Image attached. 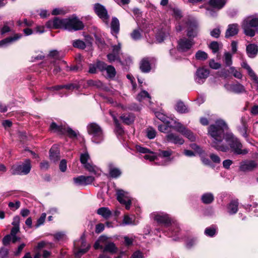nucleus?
<instances>
[{"label":"nucleus","instance_id":"obj_1","mask_svg":"<svg viewBox=\"0 0 258 258\" xmlns=\"http://www.w3.org/2000/svg\"><path fill=\"white\" fill-rule=\"evenodd\" d=\"M228 126L224 120L217 119L214 124H211L208 129V135L211 138V146L218 151L227 152L228 146L222 143L225 134L228 131Z\"/></svg>","mask_w":258,"mask_h":258},{"label":"nucleus","instance_id":"obj_2","mask_svg":"<svg viewBox=\"0 0 258 258\" xmlns=\"http://www.w3.org/2000/svg\"><path fill=\"white\" fill-rule=\"evenodd\" d=\"M151 217L158 224L168 228L167 235L175 241L180 239V229L178 224L172 221L170 216L165 212H155L151 213Z\"/></svg>","mask_w":258,"mask_h":258},{"label":"nucleus","instance_id":"obj_3","mask_svg":"<svg viewBox=\"0 0 258 258\" xmlns=\"http://www.w3.org/2000/svg\"><path fill=\"white\" fill-rule=\"evenodd\" d=\"M186 27V35L188 37L192 39L198 36L199 32V26L198 22L194 20L189 19H183L178 22L175 26L176 31L181 32Z\"/></svg>","mask_w":258,"mask_h":258},{"label":"nucleus","instance_id":"obj_4","mask_svg":"<svg viewBox=\"0 0 258 258\" xmlns=\"http://www.w3.org/2000/svg\"><path fill=\"white\" fill-rule=\"evenodd\" d=\"M225 141L228 144V148L235 154L245 155L248 152L246 149H243L242 144L231 132L226 133Z\"/></svg>","mask_w":258,"mask_h":258},{"label":"nucleus","instance_id":"obj_5","mask_svg":"<svg viewBox=\"0 0 258 258\" xmlns=\"http://www.w3.org/2000/svg\"><path fill=\"white\" fill-rule=\"evenodd\" d=\"M241 27L244 33L250 37L255 35V29L258 27V14L246 17L243 20Z\"/></svg>","mask_w":258,"mask_h":258},{"label":"nucleus","instance_id":"obj_6","mask_svg":"<svg viewBox=\"0 0 258 258\" xmlns=\"http://www.w3.org/2000/svg\"><path fill=\"white\" fill-rule=\"evenodd\" d=\"M94 247L96 249H101L103 252H108L111 253H116L117 250L115 244L111 242L108 237L104 235L99 237L95 242Z\"/></svg>","mask_w":258,"mask_h":258},{"label":"nucleus","instance_id":"obj_7","mask_svg":"<svg viewBox=\"0 0 258 258\" xmlns=\"http://www.w3.org/2000/svg\"><path fill=\"white\" fill-rule=\"evenodd\" d=\"M172 154L171 150L160 151L158 156L155 153L151 152L150 154L145 155L144 158L151 161H159V165H165L171 161L172 159L170 158V156Z\"/></svg>","mask_w":258,"mask_h":258},{"label":"nucleus","instance_id":"obj_8","mask_svg":"<svg viewBox=\"0 0 258 258\" xmlns=\"http://www.w3.org/2000/svg\"><path fill=\"white\" fill-rule=\"evenodd\" d=\"M80 162L83 165L84 168L89 172L93 174L96 177L101 175V171L91 162H89L90 160V157L89 153L85 151L84 153L80 154Z\"/></svg>","mask_w":258,"mask_h":258},{"label":"nucleus","instance_id":"obj_9","mask_svg":"<svg viewBox=\"0 0 258 258\" xmlns=\"http://www.w3.org/2000/svg\"><path fill=\"white\" fill-rule=\"evenodd\" d=\"M88 134L91 136L93 142L99 144L104 139V136L101 127L96 123H91L87 126Z\"/></svg>","mask_w":258,"mask_h":258},{"label":"nucleus","instance_id":"obj_10","mask_svg":"<svg viewBox=\"0 0 258 258\" xmlns=\"http://www.w3.org/2000/svg\"><path fill=\"white\" fill-rule=\"evenodd\" d=\"M31 169V161L29 159H26L21 164L13 165L11 171L14 175H26L30 172Z\"/></svg>","mask_w":258,"mask_h":258},{"label":"nucleus","instance_id":"obj_11","mask_svg":"<svg viewBox=\"0 0 258 258\" xmlns=\"http://www.w3.org/2000/svg\"><path fill=\"white\" fill-rule=\"evenodd\" d=\"M74 253L76 256L86 253L90 247V245L86 243L84 236L82 235L78 240L74 242Z\"/></svg>","mask_w":258,"mask_h":258},{"label":"nucleus","instance_id":"obj_12","mask_svg":"<svg viewBox=\"0 0 258 258\" xmlns=\"http://www.w3.org/2000/svg\"><path fill=\"white\" fill-rule=\"evenodd\" d=\"M65 30L70 31H78L84 28V25L77 17L65 19Z\"/></svg>","mask_w":258,"mask_h":258},{"label":"nucleus","instance_id":"obj_13","mask_svg":"<svg viewBox=\"0 0 258 258\" xmlns=\"http://www.w3.org/2000/svg\"><path fill=\"white\" fill-rule=\"evenodd\" d=\"M81 87V84L79 82H75L73 83H70L67 85H61L52 86L51 87H47V89L50 91H58V94L62 97L64 95L67 96L68 94L67 92L63 93L60 91L62 89H66L68 90H72L74 89H79Z\"/></svg>","mask_w":258,"mask_h":258},{"label":"nucleus","instance_id":"obj_14","mask_svg":"<svg viewBox=\"0 0 258 258\" xmlns=\"http://www.w3.org/2000/svg\"><path fill=\"white\" fill-rule=\"evenodd\" d=\"M122 54L121 44L118 43L117 45H113L111 46V51L107 54V57L108 61L110 63L116 61L122 64V62L121 60V56Z\"/></svg>","mask_w":258,"mask_h":258},{"label":"nucleus","instance_id":"obj_15","mask_svg":"<svg viewBox=\"0 0 258 258\" xmlns=\"http://www.w3.org/2000/svg\"><path fill=\"white\" fill-rule=\"evenodd\" d=\"M116 193L117 201L121 204L124 205L126 210H129L132 203V198L130 194L120 189H116Z\"/></svg>","mask_w":258,"mask_h":258},{"label":"nucleus","instance_id":"obj_16","mask_svg":"<svg viewBox=\"0 0 258 258\" xmlns=\"http://www.w3.org/2000/svg\"><path fill=\"white\" fill-rule=\"evenodd\" d=\"M173 128L178 133L181 134L189 141L191 142L195 141L196 136L194 133L180 122L177 121Z\"/></svg>","mask_w":258,"mask_h":258},{"label":"nucleus","instance_id":"obj_17","mask_svg":"<svg viewBox=\"0 0 258 258\" xmlns=\"http://www.w3.org/2000/svg\"><path fill=\"white\" fill-rule=\"evenodd\" d=\"M94 9L97 15L108 25L109 16L106 8L99 4H96L94 6Z\"/></svg>","mask_w":258,"mask_h":258},{"label":"nucleus","instance_id":"obj_18","mask_svg":"<svg viewBox=\"0 0 258 258\" xmlns=\"http://www.w3.org/2000/svg\"><path fill=\"white\" fill-rule=\"evenodd\" d=\"M209 74V70L203 67L198 68L194 76L195 82L199 84H203L208 77Z\"/></svg>","mask_w":258,"mask_h":258},{"label":"nucleus","instance_id":"obj_19","mask_svg":"<svg viewBox=\"0 0 258 258\" xmlns=\"http://www.w3.org/2000/svg\"><path fill=\"white\" fill-rule=\"evenodd\" d=\"M194 45L193 40L184 37L178 40L177 49L178 51L186 52L189 50Z\"/></svg>","mask_w":258,"mask_h":258},{"label":"nucleus","instance_id":"obj_20","mask_svg":"<svg viewBox=\"0 0 258 258\" xmlns=\"http://www.w3.org/2000/svg\"><path fill=\"white\" fill-rule=\"evenodd\" d=\"M98 69L101 72L106 71L107 77L109 78H113L116 75V71L114 67L111 65H107L103 61L97 62Z\"/></svg>","mask_w":258,"mask_h":258},{"label":"nucleus","instance_id":"obj_21","mask_svg":"<svg viewBox=\"0 0 258 258\" xmlns=\"http://www.w3.org/2000/svg\"><path fill=\"white\" fill-rule=\"evenodd\" d=\"M224 88L228 92L236 94L242 93L245 92L244 87L240 83H226L224 85Z\"/></svg>","mask_w":258,"mask_h":258},{"label":"nucleus","instance_id":"obj_22","mask_svg":"<svg viewBox=\"0 0 258 258\" xmlns=\"http://www.w3.org/2000/svg\"><path fill=\"white\" fill-rule=\"evenodd\" d=\"M95 178L92 176H84L81 175L73 178L74 183L78 186H85L91 184Z\"/></svg>","mask_w":258,"mask_h":258},{"label":"nucleus","instance_id":"obj_23","mask_svg":"<svg viewBox=\"0 0 258 258\" xmlns=\"http://www.w3.org/2000/svg\"><path fill=\"white\" fill-rule=\"evenodd\" d=\"M257 164L254 160H244L239 164V170L243 172H249L253 170Z\"/></svg>","mask_w":258,"mask_h":258},{"label":"nucleus","instance_id":"obj_24","mask_svg":"<svg viewBox=\"0 0 258 258\" xmlns=\"http://www.w3.org/2000/svg\"><path fill=\"white\" fill-rule=\"evenodd\" d=\"M65 19H60L57 17L55 18L52 20L48 21L46 26L49 28H63L65 29Z\"/></svg>","mask_w":258,"mask_h":258},{"label":"nucleus","instance_id":"obj_25","mask_svg":"<svg viewBox=\"0 0 258 258\" xmlns=\"http://www.w3.org/2000/svg\"><path fill=\"white\" fill-rule=\"evenodd\" d=\"M165 141L175 145H182L184 140L180 136L172 133H168L165 137Z\"/></svg>","mask_w":258,"mask_h":258},{"label":"nucleus","instance_id":"obj_26","mask_svg":"<svg viewBox=\"0 0 258 258\" xmlns=\"http://www.w3.org/2000/svg\"><path fill=\"white\" fill-rule=\"evenodd\" d=\"M155 115L159 119L161 120L163 123H167L168 125L171 126L173 128L177 122V121L175 119L169 118L161 112H156Z\"/></svg>","mask_w":258,"mask_h":258},{"label":"nucleus","instance_id":"obj_27","mask_svg":"<svg viewBox=\"0 0 258 258\" xmlns=\"http://www.w3.org/2000/svg\"><path fill=\"white\" fill-rule=\"evenodd\" d=\"M239 202L238 199L231 200L227 205L226 210L227 213L230 215H234L238 212Z\"/></svg>","mask_w":258,"mask_h":258},{"label":"nucleus","instance_id":"obj_28","mask_svg":"<svg viewBox=\"0 0 258 258\" xmlns=\"http://www.w3.org/2000/svg\"><path fill=\"white\" fill-rule=\"evenodd\" d=\"M22 36L21 34H15L13 36H10L0 41V47H5L13 42L20 39Z\"/></svg>","mask_w":258,"mask_h":258},{"label":"nucleus","instance_id":"obj_29","mask_svg":"<svg viewBox=\"0 0 258 258\" xmlns=\"http://www.w3.org/2000/svg\"><path fill=\"white\" fill-rule=\"evenodd\" d=\"M154 61V58L153 57H146L142 59L140 63V68L142 72L148 73L151 70V62Z\"/></svg>","mask_w":258,"mask_h":258},{"label":"nucleus","instance_id":"obj_30","mask_svg":"<svg viewBox=\"0 0 258 258\" xmlns=\"http://www.w3.org/2000/svg\"><path fill=\"white\" fill-rule=\"evenodd\" d=\"M246 52L249 58H255L258 54V45L254 43L248 44L246 46Z\"/></svg>","mask_w":258,"mask_h":258},{"label":"nucleus","instance_id":"obj_31","mask_svg":"<svg viewBox=\"0 0 258 258\" xmlns=\"http://www.w3.org/2000/svg\"><path fill=\"white\" fill-rule=\"evenodd\" d=\"M109 176L113 178H117L121 174V171L116 167L113 163H109L107 165Z\"/></svg>","mask_w":258,"mask_h":258},{"label":"nucleus","instance_id":"obj_32","mask_svg":"<svg viewBox=\"0 0 258 258\" xmlns=\"http://www.w3.org/2000/svg\"><path fill=\"white\" fill-rule=\"evenodd\" d=\"M67 65L66 62L63 60H59V61H55L50 63L49 66L46 69V70H51L53 68V73L56 74L60 71V67H62Z\"/></svg>","mask_w":258,"mask_h":258},{"label":"nucleus","instance_id":"obj_33","mask_svg":"<svg viewBox=\"0 0 258 258\" xmlns=\"http://www.w3.org/2000/svg\"><path fill=\"white\" fill-rule=\"evenodd\" d=\"M108 101L110 103L112 104L113 105L121 108L123 110H131L137 111L140 110V107L135 104L124 106L121 104L117 103V102L114 103L112 99H108Z\"/></svg>","mask_w":258,"mask_h":258},{"label":"nucleus","instance_id":"obj_34","mask_svg":"<svg viewBox=\"0 0 258 258\" xmlns=\"http://www.w3.org/2000/svg\"><path fill=\"white\" fill-rule=\"evenodd\" d=\"M238 30V25L237 24H229L225 32V37L229 38L236 35L237 34Z\"/></svg>","mask_w":258,"mask_h":258},{"label":"nucleus","instance_id":"obj_35","mask_svg":"<svg viewBox=\"0 0 258 258\" xmlns=\"http://www.w3.org/2000/svg\"><path fill=\"white\" fill-rule=\"evenodd\" d=\"M66 124H61L60 125L57 124L55 122H52L50 125V130L51 132L55 133L58 134H64V130H65V126Z\"/></svg>","mask_w":258,"mask_h":258},{"label":"nucleus","instance_id":"obj_36","mask_svg":"<svg viewBox=\"0 0 258 258\" xmlns=\"http://www.w3.org/2000/svg\"><path fill=\"white\" fill-rule=\"evenodd\" d=\"M241 66L246 70L248 75L254 81V82L258 84V77L246 62H243Z\"/></svg>","mask_w":258,"mask_h":258},{"label":"nucleus","instance_id":"obj_37","mask_svg":"<svg viewBox=\"0 0 258 258\" xmlns=\"http://www.w3.org/2000/svg\"><path fill=\"white\" fill-rule=\"evenodd\" d=\"M47 59L50 63L61 60L59 52L56 50L50 51L47 56Z\"/></svg>","mask_w":258,"mask_h":258},{"label":"nucleus","instance_id":"obj_38","mask_svg":"<svg viewBox=\"0 0 258 258\" xmlns=\"http://www.w3.org/2000/svg\"><path fill=\"white\" fill-rule=\"evenodd\" d=\"M110 27L112 34H115L116 35L118 33L120 28V25L119 20L116 17L112 18Z\"/></svg>","mask_w":258,"mask_h":258},{"label":"nucleus","instance_id":"obj_39","mask_svg":"<svg viewBox=\"0 0 258 258\" xmlns=\"http://www.w3.org/2000/svg\"><path fill=\"white\" fill-rule=\"evenodd\" d=\"M226 3V0H210L209 5L215 9L219 10L225 6Z\"/></svg>","mask_w":258,"mask_h":258},{"label":"nucleus","instance_id":"obj_40","mask_svg":"<svg viewBox=\"0 0 258 258\" xmlns=\"http://www.w3.org/2000/svg\"><path fill=\"white\" fill-rule=\"evenodd\" d=\"M50 160L55 162L59 159V153L57 147L53 146L49 151Z\"/></svg>","mask_w":258,"mask_h":258},{"label":"nucleus","instance_id":"obj_41","mask_svg":"<svg viewBox=\"0 0 258 258\" xmlns=\"http://www.w3.org/2000/svg\"><path fill=\"white\" fill-rule=\"evenodd\" d=\"M214 200V195L211 192L205 193L201 196L202 202L205 204H210L213 202Z\"/></svg>","mask_w":258,"mask_h":258},{"label":"nucleus","instance_id":"obj_42","mask_svg":"<svg viewBox=\"0 0 258 258\" xmlns=\"http://www.w3.org/2000/svg\"><path fill=\"white\" fill-rule=\"evenodd\" d=\"M97 213L101 215L105 219H107L111 215V212L108 208L102 207L97 210Z\"/></svg>","mask_w":258,"mask_h":258},{"label":"nucleus","instance_id":"obj_43","mask_svg":"<svg viewBox=\"0 0 258 258\" xmlns=\"http://www.w3.org/2000/svg\"><path fill=\"white\" fill-rule=\"evenodd\" d=\"M134 116L133 114H123L120 116V119L122 122L126 124H130L134 121Z\"/></svg>","mask_w":258,"mask_h":258},{"label":"nucleus","instance_id":"obj_44","mask_svg":"<svg viewBox=\"0 0 258 258\" xmlns=\"http://www.w3.org/2000/svg\"><path fill=\"white\" fill-rule=\"evenodd\" d=\"M137 99L139 101H142L143 100H147L149 103L151 102V97L149 94L146 91L143 90L141 91L137 96Z\"/></svg>","mask_w":258,"mask_h":258},{"label":"nucleus","instance_id":"obj_45","mask_svg":"<svg viewBox=\"0 0 258 258\" xmlns=\"http://www.w3.org/2000/svg\"><path fill=\"white\" fill-rule=\"evenodd\" d=\"M175 109L179 113H186L188 111L187 107L182 102L179 101L177 102L175 106Z\"/></svg>","mask_w":258,"mask_h":258},{"label":"nucleus","instance_id":"obj_46","mask_svg":"<svg viewBox=\"0 0 258 258\" xmlns=\"http://www.w3.org/2000/svg\"><path fill=\"white\" fill-rule=\"evenodd\" d=\"M64 134L63 135H67L70 138H76L78 134V132L73 131L71 128L69 127L67 124L64 130Z\"/></svg>","mask_w":258,"mask_h":258},{"label":"nucleus","instance_id":"obj_47","mask_svg":"<svg viewBox=\"0 0 258 258\" xmlns=\"http://www.w3.org/2000/svg\"><path fill=\"white\" fill-rule=\"evenodd\" d=\"M72 45L75 48L84 49L86 48L85 43L80 39L74 40L72 41Z\"/></svg>","mask_w":258,"mask_h":258},{"label":"nucleus","instance_id":"obj_48","mask_svg":"<svg viewBox=\"0 0 258 258\" xmlns=\"http://www.w3.org/2000/svg\"><path fill=\"white\" fill-rule=\"evenodd\" d=\"M217 229L215 226H211L205 229L204 233L206 235L213 237L217 233Z\"/></svg>","mask_w":258,"mask_h":258},{"label":"nucleus","instance_id":"obj_49","mask_svg":"<svg viewBox=\"0 0 258 258\" xmlns=\"http://www.w3.org/2000/svg\"><path fill=\"white\" fill-rule=\"evenodd\" d=\"M131 36L134 40L140 39L142 37V30L140 28L134 30L131 33Z\"/></svg>","mask_w":258,"mask_h":258},{"label":"nucleus","instance_id":"obj_50","mask_svg":"<svg viewBox=\"0 0 258 258\" xmlns=\"http://www.w3.org/2000/svg\"><path fill=\"white\" fill-rule=\"evenodd\" d=\"M232 54L229 52H225L224 54L223 61L227 67L232 64Z\"/></svg>","mask_w":258,"mask_h":258},{"label":"nucleus","instance_id":"obj_51","mask_svg":"<svg viewBox=\"0 0 258 258\" xmlns=\"http://www.w3.org/2000/svg\"><path fill=\"white\" fill-rule=\"evenodd\" d=\"M122 224L123 225H136L137 223L135 221V219L133 218L130 217L128 215H125L123 217L122 221Z\"/></svg>","mask_w":258,"mask_h":258},{"label":"nucleus","instance_id":"obj_52","mask_svg":"<svg viewBox=\"0 0 258 258\" xmlns=\"http://www.w3.org/2000/svg\"><path fill=\"white\" fill-rule=\"evenodd\" d=\"M168 36V33L166 32L165 31L161 30L157 33L156 35V40L159 43L162 42Z\"/></svg>","mask_w":258,"mask_h":258},{"label":"nucleus","instance_id":"obj_53","mask_svg":"<svg viewBox=\"0 0 258 258\" xmlns=\"http://www.w3.org/2000/svg\"><path fill=\"white\" fill-rule=\"evenodd\" d=\"M54 246V244L53 243L42 241L38 243L37 248V249H40L44 247L52 248Z\"/></svg>","mask_w":258,"mask_h":258},{"label":"nucleus","instance_id":"obj_54","mask_svg":"<svg viewBox=\"0 0 258 258\" xmlns=\"http://www.w3.org/2000/svg\"><path fill=\"white\" fill-rule=\"evenodd\" d=\"M146 136L149 139H153L156 136V131L153 127H149L146 130Z\"/></svg>","mask_w":258,"mask_h":258},{"label":"nucleus","instance_id":"obj_55","mask_svg":"<svg viewBox=\"0 0 258 258\" xmlns=\"http://www.w3.org/2000/svg\"><path fill=\"white\" fill-rule=\"evenodd\" d=\"M195 56L198 60H204L208 58V54L203 51L199 50L196 53Z\"/></svg>","mask_w":258,"mask_h":258},{"label":"nucleus","instance_id":"obj_56","mask_svg":"<svg viewBox=\"0 0 258 258\" xmlns=\"http://www.w3.org/2000/svg\"><path fill=\"white\" fill-rule=\"evenodd\" d=\"M67 13V10L63 8H57L52 11V15H64Z\"/></svg>","mask_w":258,"mask_h":258},{"label":"nucleus","instance_id":"obj_57","mask_svg":"<svg viewBox=\"0 0 258 258\" xmlns=\"http://www.w3.org/2000/svg\"><path fill=\"white\" fill-rule=\"evenodd\" d=\"M46 217V214L45 213H43L41 215L40 217L37 220V223L35 225L36 228H38L44 224Z\"/></svg>","mask_w":258,"mask_h":258},{"label":"nucleus","instance_id":"obj_58","mask_svg":"<svg viewBox=\"0 0 258 258\" xmlns=\"http://www.w3.org/2000/svg\"><path fill=\"white\" fill-rule=\"evenodd\" d=\"M230 72L232 74L233 76L237 79H241L242 75L240 71L236 69L234 67H230Z\"/></svg>","mask_w":258,"mask_h":258},{"label":"nucleus","instance_id":"obj_59","mask_svg":"<svg viewBox=\"0 0 258 258\" xmlns=\"http://www.w3.org/2000/svg\"><path fill=\"white\" fill-rule=\"evenodd\" d=\"M115 125V131L117 136H122L124 134V130L121 126L119 121L114 123Z\"/></svg>","mask_w":258,"mask_h":258},{"label":"nucleus","instance_id":"obj_60","mask_svg":"<svg viewBox=\"0 0 258 258\" xmlns=\"http://www.w3.org/2000/svg\"><path fill=\"white\" fill-rule=\"evenodd\" d=\"M136 150L141 153L146 154V155L150 154V153L152 152L148 149L141 147L139 145H137L136 147Z\"/></svg>","mask_w":258,"mask_h":258},{"label":"nucleus","instance_id":"obj_61","mask_svg":"<svg viewBox=\"0 0 258 258\" xmlns=\"http://www.w3.org/2000/svg\"><path fill=\"white\" fill-rule=\"evenodd\" d=\"M20 202L18 201L14 202H10L8 204L9 207L12 210H16L19 209L20 207Z\"/></svg>","mask_w":258,"mask_h":258},{"label":"nucleus","instance_id":"obj_62","mask_svg":"<svg viewBox=\"0 0 258 258\" xmlns=\"http://www.w3.org/2000/svg\"><path fill=\"white\" fill-rule=\"evenodd\" d=\"M210 48L214 53H217L219 49L218 43L215 41L211 42L210 45Z\"/></svg>","mask_w":258,"mask_h":258},{"label":"nucleus","instance_id":"obj_63","mask_svg":"<svg viewBox=\"0 0 258 258\" xmlns=\"http://www.w3.org/2000/svg\"><path fill=\"white\" fill-rule=\"evenodd\" d=\"M66 236L65 232L63 231L58 232L54 234V237L57 240H63Z\"/></svg>","mask_w":258,"mask_h":258},{"label":"nucleus","instance_id":"obj_64","mask_svg":"<svg viewBox=\"0 0 258 258\" xmlns=\"http://www.w3.org/2000/svg\"><path fill=\"white\" fill-rule=\"evenodd\" d=\"M130 258H145V256L142 252L140 250H137L133 252Z\"/></svg>","mask_w":258,"mask_h":258}]
</instances>
